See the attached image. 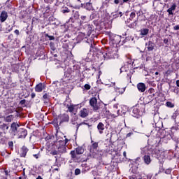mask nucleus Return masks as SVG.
Returning <instances> with one entry per match:
<instances>
[{"instance_id":"obj_1","label":"nucleus","mask_w":179,"mask_h":179,"mask_svg":"<svg viewBox=\"0 0 179 179\" xmlns=\"http://www.w3.org/2000/svg\"><path fill=\"white\" fill-rule=\"evenodd\" d=\"M90 104L91 107H92L94 111H97V110H100L101 103L97 102V99L96 97H92L90 100Z\"/></svg>"},{"instance_id":"obj_2","label":"nucleus","mask_w":179,"mask_h":179,"mask_svg":"<svg viewBox=\"0 0 179 179\" xmlns=\"http://www.w3.org/2000/svg\"><path fill=\"white\" fill-rule=\"evenodd\" d=\"M57 118L60 120V124L62 122H68L69 121V116L66 114H61Z\"/></svg>"},{"instance_id":"obj_3","label":"nucleus","mask_w":179,"mask_h":179,"mask_svg":"<svg viewBox=\"0 0 179 179\" xmlns=\"http://www.w3.org/2000/svg\"><path fill=\"white\" fill-rule=\"evenodd\" d=\"M89 115V110L86 108H83L80 111V116L82 117V118H86Z\"/></svg>"},{"instance_id":"obj_4","label":"nucleus","mask_w":179,"mask_h":179,"mask_svg":"<svg viewBox=\"0 0 179 179\" xmlns=\"http://www.w3.org/2000/svg\"><path fill=\"white\" fill-rule=\"evenodd\" d=\"M8 19V13L6 11H2L0 15L1 22H3Z\"/></svg>"},{"instance_id":"obj_5","label":"nucleus","mask_w":179,"mask_h":179,"mask_svg":"<svg viewBox=\"0 0 179 179\" xmlns=\"http://www.w3.org/2000/svg\"><path fill=\"white\" fill-rule=\"evenodd\" d=\"M137 88L139 90V92L143 93V92L146 90V85L142 83H140L137 85Z\"/></svg>"},{"instance_id":"obj_6","label":"nucleus","mask_w":179,"mask_h":179,"mask_svg":"<svg viewBox=\"0 0 179 179\" xmlns=\"http://www.w3.org/2000/svg\"><path fill=\"white\" fill-rule=\"evenodd\" d=\"M27 154V148L26 147H22V148L20 150V157H26Z\"/></svg>"},{"instance_id":"obj_7","label":"nucleus","mask_w":179,"mask_h":179,"mask_svg":"<svg viewBox=\"0 0 179 179\" xmlns=\"http://www.w3.org/2000/svg\"><path fill=\"white\" fill-rule=\"evenodd\" d=\"M43 89H44V85H43V83L38 84L35 87L36 92H43Z\"/></svg>"},{"instance_id":"obj_8","label":"nucleus","mask_w":179,"mask_h":179,"mask_svg":"<svg viewBox=\"0 0 179 179\" xmlns=\"http://www.w3.org/2000/svg\"><path fill=\"white\" fill-rule=\"evenodd\" d=\"M84 152H85V149L82 147H78L76 149V155H83Z\"/></svg>"},{"instance_id":"obj_9","label":"nucleus","mask_w":179,"mask_h":179,"mask_svg":"<svg viewBox=\"0 0 179 179\" xmlns=\"http://www.w3.org/2000/svg\"><path fill=\"white\" fill-rule=\"evenodd\" d=\"M19 127V124L16 122H13L11 124V131L13 132H16L17 131V127Z\"/></svg>"},{"instance_id":"obj_10","label":"nucleus","mask_w":179,"mask_h":179,"mask_svg":"<svg viewBox=\"0 0 179 179\" xmlns=\"http://www.w3.org/2000/svg\"><path fill=\"white\" fill-rule=\"evenodd\" d=\"M177 7V6L176 4H173L171 8H169L167 10V12L169 15H173V10H176V8Z\"/></svg>"},{"instance_id":"obj_11","label":"nucleus","mask_w":179,"mask_h":179,"mask_svg":"<svg viewBox=\"0 0 179 179\" xmlns=\"http://www.w3.org/2000/svg\"><path fill=\"white\" fill-rule=\"evenodd\" d=\"M97 128L100 132V134H103L102 131H104V124L101 122L99 123Z\"/></svg>"},{"instance_id":"obj_12","label":"nucleus","mask_w":179,"mask_h":179,"mask_svg":"<svg viewBox=\"0 0 179 179\" xmlns=\"http://www.w3.org/2000/svg\"><path fill=\"white\" fill-rule=\"evenodd\" d=\"M27 135V131L24 129H22L21 134L19 135V138H26V136Z\"/></svg>"},{"instance_id":"obj_13","label":"nucleus","mask_w":179,"mask_h":179,"mask_svg":"<svg viewBox=\"0 0 179 179\" xmlns=\"http://www.w3.org/2000/svg\"><path fill=\"white\" fill-rule=\"evenodd\" d=\"M144 161L146 164H149L150 163V156L149 155L144 156Z\"/></svg>"},{"instance_id":"obj_14","label":"nucleus","mask_w":179,"mask_h":179,"mask_svg":"<svg viewBox=\"0 0 179 179\" xmlns=\"http://www.w3.org/2000/svg\"><path fill=\"white\" fill-rule=\"evenodd\" d=\"M148 33H149V29H144L141 31V36H146V34H148Z\"/></svg>"},{"instance_id":"obj_15","label":"nucleus","mask_w":179,"mask_h":179,"mask_svg":"<svg viewBox=\"0 0 179 179\" xmlns=\"http://www.w3.org/2000/svg\"><path fill=\"white\" fill-rule=\"evenodd\" d=\"M12 120H13V115H12L7 116L6 118V122H12Z\"/></svg>"},{"instance_id":"obj_16","label":"nucleus","mask_w":179,"mask_h":179,"mask_svg":"<svg viewBox=\"0 0 179 179\" xmlns=\"http://www.w3.org/2000/svg\"><path fill=\"white\" fill-rule=\"evenodd\" d=\"M154 48H155V47L153 45H152V42L149 41L148 50V51H153Z\"/></svg>"},{"instance_id":"obj_17","label":"nucleus","mask_w":179,"mask_h":179,"mask_svg":"<svg viewBox=\"0 0 179 179\" xmlns=\"http://www.w3.org/2000/svg\"><path fill=\"white\" fill-rule=\"evenodd\" d=\"M67 107H68V110L70 113H73V110H75L73 105H71L70 106L67 105Z\"/></svg>"},{"instance_id":"obj_18","label":"nucleus","mask_w":179,"mask_h":179,"mask_svg":"<svg viewBox=\"0 0 179 179\" xmlns=\"http://www.w3.org/2000/svg\"><path fill=\"white\" fill-rule=\"evenodd\" d=\"M71 157L72 159H76V151L75 152V150H73L71 152Z\"/></svg>"},{"instance_id":"obj_19","label":"nucleus","mask_w":179,"mask_h":179,"mask_svg":"<svg viewBox=\"0 0 179 179\" xmlns=\"http://www.w3.org/2000/svg\"><path fill=\"white\" fill-rule=\"evenodd\" d=\"M93 149H97V148H99V143H94L92 145Z\"/></svg>"},{"instance_id":"obj_20","label":"nucleus","mask_w":179,"mask_h":179,"mask_svg":"<svg viewBox=\"0 0 179 179\" xmlns=\"http://www.w3.org/2000/svg\"><path fill=\"white\" fill-rule=\"evenodd\" d=\"M166 106H167V107H171V108H173V107H174V104H173L171 102H167Z\"/></svg>"},{"instance_id":"obj_21","label":"nucleus","mask_w":179,"mask_h":179,"mask_svg":"<svg viewBox=\"0 0 179 179\" xmlns=\"http://www.w3.org/2000/svg\"><path fill=\"white\" fill-rule=\"evenodd\" d=\"M75 174H76V176H79V174H80V169H76L75 170Z\"/></svg>"},{"instance_id":"obj_22","label":"nucleus","mask_w":179,"mask_h":179,"mask_svg":"<svg viewBox=\"0 0 179 179\" xmlns=\"http://www.w3.org/2000/svg\"><path fill=\"white\" fill-rule=\"evenodd\" d=\"M136 15L135 14L134 12H132L131 14H130V19L131 20H132V19H134V17H135Z\"/></svg>"},{"instance_id":"obj_23","label":"nucleus","mask_w":179,"mask_h":179,"mask_svg":"<svg viewBox=\"0 0 179 179\" xmlns=\"http://www.w3.org/2000/svg\"><path fill=\"white\" fill-rule=\"evenodd\" d=\"M84 87L86 90H90V85L89 84H85Z\"/></svg>"},{"instance_id":"obj_24","label":"nucleus","mask_w":179,"mask_h":179,"mask_svg":"<svg viewBox=\"0 0 179 179\" xmlns=\"http://www.w3.org/2000/svg\"><path fill=\"white\" fill-rule=\"evenodd\" d=\"M2 127L6 128V129H9V126L6 125V124H3Z\"/></svg>"},{"instance_id":"obj_25","label":"nucleus","mask_w":179,"mask_h":179,"mask_svg":"<svg viewBox=\"0 0 179 179\" xmlns=\"http://www.w3.org/2000/svg\"><path fill=\"white\" fill-rule=\"evenodd\" d=\"M51 155H52L53 156H55V155H58V151L55 150V151L51 152Z\"/></svg>"},{"instance_id":"obj_26","label":"nucleus","mask_w":179,"mask_h":179,"mask_svg":"<svg viewBox=\"0 0 179 179\" xmlns=\"http://www.w3.org/2000/svg\"><path fill=\"white\" fill-rule=\"evenodd\" d=\"M20 103L23 106V104H25L26 103V100L23 99L22 101H20Z\"/></svg>"},{"instance_id":"obj_27","label":"nucleus","mask_w":179,"mask_h":179,"mask_svg":"<svg viewBox=\"0 0 179 179\" xmlns=\"http://www.w3.org/2000/svg\"><path fill=\"white\" fill-rule=\"evenodd\" d=\"M62 13H69V9L63 10Z\"/></svg>"},{"instance_id":"obj_28","label":"nucleus","mask_w":179,"mask_h":179,"mask_svg":"<svg viewBox=\"0 0 179 179\" xmlns=\"http://www.w3.org/2000/svg\"><path fill=\"white\" fill-rule=\"evenodd\" d=\"M47 36L50 38V40H55V38L54 36H48V34H47Z\"/></svg>"},{"instance_id":"obj_29","label":"nucleus","mask_w":179,"mask_h":179,"mask_svg":"<svg viewBox=\"0 0 179 179\" xmlns=\"http://www.w3.org/2000/svg\"><path fill=\"white\" fill-rule=\"evenodd\" d=\"M15 34H16L17 36H19V34H20L19 30H17V29H16V30L15 31Z\"/></svg>"},{"instance_id":"obj_30","label":"nucleus","mask_w":179,"mask_h":179,"mask_svg":"<svg viewBox=\"0 0 179 179\" xmlns=\"http://www.w3.org/2000/svg\"><path fill=\"white\" fill-rule=\"evenodd\" d=\"M174 30H179V26L178 25L175 26Z\"/></svg>"},{"instance_id":"obj_31","label":"nucleus","mask_w":179,"mask_h":179,"mask_svg":"<svg viewBox=\"0 0 179 179\" xmlns=\"http://www.w3.org/2000/svg\"><path fill=\"white\" fill-rule=\"evenodd\" d=\"M48 95L47 94H45L43 95V99H48Z\"/></svg>"},{"instance_id":"obj_32","label":"nucleus","mask_w":179,"mask_h":179,"mask_svg":"<svg viewBox=\"0 0 179 179\" xmlns=\"http://www.w3.org/2000/svg\"><path fill=\"white\" fill-rule=\"evenodd\" d=\"M115 3H116V5H118V3H120V0H115Z\"/></svg>"},{"instance_id":"obj_33","label":"nucleus","mask_w":179,"mask_h":179,"mask_svg":"<svg viewBox=\"0 0 179 179\" xmlns=\"http://www.w3.org/2000/svg\"><path fill=\"white\" fill-rule=\"evenodd\" d=\"M31 96L32 99H34L36 97V94L32 93Z\"/></svg>"},{"instance_id":"obj_34","label":"nucleus","mask_w":179,"mask_h":179,"mask_svg":"<svg viewBox=\"0 0 179 179\" xmlns=\"http://www.w3.org/2000/svg\"><path fill=\"white\" fill-rule=\"evenodd\" d=\"M110 86H115V83H111V84H108Z\"/></svg>"},{"instance_id":"obj_35","label":"nucleus","mask_w":179,"mask_h":179,"mask_svg":"<svg viewBox=\"0 0 179 179\" xmlns=\"http://www.w3.org/2000/svg\"><path fill=\"white\" fill-rule=\"evenodd\" d=\"M69 141V140H68V138H66V139H65V144H66V143H68Z\"/></svg>"},{"instance_id":"obj_36","label":"nucleus","mask_w":179,"mask_h":179,"mask_svg":"<svg viewBox=\"0 0 179 179\" xmlns=\"http://www.w3.org/2000/svg\"><path fill=\"white\" fill-rule=\"evenodd\" d=\"M176 85L179 87V80L176 81Z\"/></svg>"},{"instance_id":"obj_37","label":"nucleus","mask_w":179,"mask_h":179,"mask_svg":"<svg viewBox=\"0 0 179 179\" xmlns=\"http://www.w3.org/2000/svg\"><path fill=\"white\" fill-rule=\"evenodd\" d=\"M123 155L124 156V157H127V152H123Z\"/></svg>"},{"instance_id":"obj_38","label":"nucleus","mask_w":179,"mask_h":179,"mask_svg":"<svg viewBox=\"0 0 179 179\" xmlns=\"http://www.w3.org/2000/svg\"><path fill=\"white\" fill-rule=\"evenodd\" d=\"M22 176H24V177H26V172L23 171Z\"/></svg>"},{"instance_id":"obj_39","label":"nucleus","mask_w":179,"mask_h":179,"mask_svg":"<svg viewBox=\"0 0 179 179\" xmlns=\"http://www.w3.org/2000/svg\"><path fill=\"white\" fill-rule=\"evenodd\" d=\"M34 157H36V159H38V156H37V155H34Z\"/></svg>"},{"instance_id":"obj_40","label":"nucleus","mask_w":179,"mask_h":179,"mask_svg":"<svg viewBox=\"0 0 179 179\" xmlns=\"http://www.w3.org/2000/svg\"><path fill=\"white\" fill-rule=\"evenodd\" d=\"M81 125H87L86 123H81Z\"/></svg>"},{"instance_id":"obj_41","label":"nucleus","mask_w":179,"mask_h":179,"mask_svg":"<svg viewBox=\"0 0 179 179\" xmlns=\"http://www.w3.org/2000/svg\"><path fill=\"white\" fill-rule=\"evenodd\" d=\"M129 0H123V2H128Z\"/></svg>"},{"instance_id":"obj_42","label":"nucleus","mask_w":179,"mask_h":179,"mask_svg":"<svg viewBox=\"0 0 179 179\" xmlns=\"http://www.w3.org/2000/svg\"><path fill=\"white\" fill-rule=\"evenodd\" d=\"M155 75H159V72H156V73H155Z\"/></svg>"},{"instance_id":"obj_43","label":"nucleus","mask_w":179,"mask_h":179,"mask_svg":"<svg viewBox=\"0 0 179 179\" xmlns=\"http://www.w3.org/2000/svg\"><path fill=\"white\" fill-rule=\"evenodd\" d=\"M55 170H56L57 171H58V169L57 168V169H55Z\"/></svg>"},{"instance_id":"obj_44","label":"nucleus","mask_w":179,"mask_h":179,"mask_svg":"<svg viewBox=\"0 0 179 179\" xmlns=\"http://www.w3.org/2000/svg\"><path fill=\"white\" fill-rule=\"evenodd\" d=\"M25 170H26V169L24 168L23 171H24Z\"/></svg>"},{"instance_id":"obj_45","label":"nucleus","mask_w":179,"mask_h":179,"mask_svg":"<svg viewBox=\"0 0 179 179\" xmlns=\"http://www.w3.org/2000/svg\"><path fill=\"white\" fill-rule=\"evenodd\" d=\"M19 179H22V177H20Z\"/></svg>"},{"instance_id":"obj_46","label":"nucleus","mask_w":179,"mask_h":179,"mask_svg":"<svg viewBox=\"0 0 179 179\" xmlns=\"http://www.w3.org/2000/svg\"><path fill=\"white\" fill-rule=\"evenodd\" d=\"M122 13H120V14L121 15Z\"/></svg>"},{"instance_id":"obj_47","label":"nucleus","mask_w":179,"mask_h":179,"mask_svg":"<svg viewBox=\"0 0 179 179\" xmlns=\"http://www.w3.org/2000/svg\"><path fill=\"white\" fill-rule=\"evenodd\" d=\"M78 1H80V0H78Z\"/></svg>"}]
</instances>
